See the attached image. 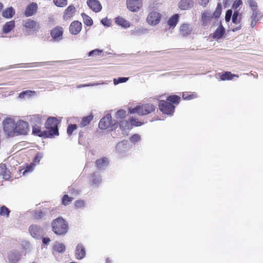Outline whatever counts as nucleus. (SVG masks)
<instances>
[{"instance_id":"56","label":"nucleus","mask_w":263,"mask_h":263,"mask_svg":"<svg viewBox=\"0 0 263 263\" xmlns=\"http://www.w3.org/2000/svg\"><path fill=\"white\" fill-rule=\"evenodd\" d=\"M140 139V137L138 134H134L131 136L130 140L133 143H136Z\"/></svg>"},{"instance_id":"52","label":"nucleus","mask_w":263,"mask_h":263,"mask_svg":"<svg viewBox=\"0 0 263 263\" xmlns=\"http://www.w3.org/2000/svg\"><path fill=\"white\" fill-rule=\"evenodd\" d=\"M45 215V213L42 211H37L34 212V218L36 219H41Z\"/></svg>"},{"instance_id":"37","label":"nucleus","mask_w":263,"mask_h":263,"mask_svg":"<svg viewBox=\"0 0 263 263\" xmlns=\"http://www.w3.org/2000/svg\"><path fill=\"white\" fill-rule=\"evenodd\" d=\"M234 77H238V76L232 74L231 72H225L222 73L220 77V79L223 80H232Z\"/></svg>"},{"instance_id":"55","label":"nucleus","mask_w":263,"mask_h":263,"mask_svg":"<svg viewBox=\"0 0 263 263\" xmlns=\"http://www.w3.org/2000/svg\"><path fill=\"white\" fill-rule=\"evenodd\" d=\"M130 123H131V125H132V127L133 126H141L143 124V123L142 122H139L135 119H130Z\"/></svg>"},{"instance_id":"17","label":"nucleus","mask_w":263,"mask_h":263,"mask_svg":"<svg viewBox=\"0 0 263 263\" xmlns=\"http://www.w3.org/2000/svg\"><path fill=\"white\" fill-rule=\"evenodd\" d=\"M32 133L40 137L50 138L47 130H42L41 127L38 125H32Z\"/></svg>"},{"instance_id":"10","label":"nucleus","mask_w":263,"mask_h":263,"mask_svg":"<svg viewBox=\"0 0 263 263\" xmlns=\"http://www.w3.org/2000/svg\"><path fill=\"white\" fill-rule=\"evenodd\" d=\"M161 19V15L157 11H152L149 13L147 17V22L151 25L158 24Z\"/></svg>"},{"instance_id":"43","label":"nucleus","mask_w":263,"mask_h":263,"mask_svg":"<svg viewBox=\"0 0 263 263\" xmlns=\"http://www.w3.org/2000/svg\"><path fill=\"white\" fill-rule=\"evenodd\" d=\"M222 11V6L220 3H218L216 10L213 13V17L218 18L220 16Z\"/></svg>"},{"instance_id":"12","label":"nucleus","mask_w":263,"mask_h":263,"mask_svg":"<svg viewBox=\"0 0 263 263\" xmlns=\"http://www.w3.org/2000/svg\"><path fill=\"white\" fill-rule=\"evenodd\" d=\"M86 256V250L84 246L79 243L77 245L75 249V257L77 259H83Z\"/></svg>"},{"instance_id":"25","label":"nucleus","mask_w":263,"mask_h":263,"mask_svg":"<svg viewBox=\"0 0 263 263\" xmlns=\"http://www.w3.org/2000/svg\"><path fill=\"white\" fill-rule=\"evenodd\" d=\"M14 14L15 10L12 7L5 9L2 12V16L6 18H11Z\"/></svg>"},{"instance_id":"34","label":"nucleus","mask_w":263,"mask_h":263,"mask_svg":"<svg viewBox=\"0 0 263 263\" xmlns=\"http://www.w3.org/2000/svg\"><path fill=\"white\" fill-rule=\"evenodd\" d=\"M119 126L122 130H125L126 129H129L132 128L130 121L129 122L128 121L125 120L120 122Z\"/></svg>"},{"instance_id":"14","label":"nucleus","mask_w":263,"mask_h":263,"mask_svg":"<svg viewBox=\"0 0 263 263\" xmlns=\"http://www.w3.org/2000/svg\"><path fill=\"white\" fill-rule=\"evenodd\" d=\"M194 6L193 0H181L178 3V7L182 10H190L193 8Z\"/></svg>"},{"instance_id":"29","label":"nucleus","mask_w":263,"mask_h":263,"mask_svg":"<svg viewBox=\"0 0 263 263\" xmlns=\"http://www.w3.org/2000/svg\"><path fill=\"white\" fill-rule=\"evenodd\" d=\"M58 61H50V62H34L31 63L23 64V65H27L26 67H42L45 66L49 65L50 63L58 62Z\"/></svg>"},{"instance_id":"49","label":"nucleus","mask_w":263,"mask_h":263,"mask_svg":"<svg viewBox=\"0 0 263 263\" xmlns=\"http://www.w3.org/2000/svg\"><path fill=\"white\" fill-rule=\"evenodd\" d=\"M126 114V111L123 109L119 110L116 114V119H123L124 118Z\"/></svg>"},{"instance_id":"35","label":"nucleus","mask_w":263,"mask_h":263,"mask_svg":"<svg viewBox=\"0 0 263 263\" xmlns=\"http://www.w3.org/2000/svg\"><path fill=\"white\" fill-rule=\"evenodd\" d=\"M147 32L146 29H143L140 27H136L134 29L130 31L132 35L139 36L140 35L146 33Z\"/></svg>"},{"instance_id":"59","label":"nucleus","mask_w":263,"mask_h":263,"mask_svg":"<svg viewBox=\"0 0 263 263\" xmlns=\"http://www.w3.org/2000/svg\"><path fill=\"white\" fill-rule=\"evenodd\" d=\"M196 97V95L192 94L186 96L185 93H183L182 98L184 100H190Z\"/></svg>"},{"instance_id":"33","label":"nucleus","mask_w":263,"mask_h":263,"mask_svg":"<svg viewBox=\"0 0 263 263\" xmlns=\"http://www.w3.org/2000/svg\"><path fill=\"white\" fill-rule=\"evenodd\" d=\"M241 14L239 13L238 11L235 10L232 18L233 23L235 24H239L240 23Z\"/></svg>"},{"instance_id":"21","label":"nucleus","mask_w":263,"mask_h":263,"mask_svg":"<svg viewBox=\"0 0 263 263\" xmlns=\"http://www.w3.org/2000/svg\"><path fill=\"white\" fill-rule=\"evenodd\" d=\"M108 164L107 158L103 157L96 161V164L97 169L99 170H104Z\"/></svg>"},{"instance_id":"31","label":"nucleus","mask_w":263,"mask_h":263,"mask_svg":"<svg viewBox=\"0 0 263 263\" xmlns=\"http://www.w3.org/2000/svg\"><path fill=\"white\" fill-rule=\"evenodd\" d=\"M179 18V16L178 14H175L171 16L167 21V24L171 27H175Z\"/></svg>"},{"instance_id":"5","label":"nucleus","mask_w":263,"mask_h":263,"mask_svg":"<svg viewBox=\"0 0 263 263\" xmlns=\"http://www.w3.org/2000/svg\"><path fill=\"white\" fill-rule=\"evenodd\" d=\"M4 132L8 136H13L15 133V125L14 120L10 118L5 119L3 122Z\"/></svg>"},{"instance_id":"57","label":"nucleus","mask_w":263,"mask_h":263,"mask_svg":"<svg viewBox=\"0 0 263 263\" xmlns=\"http://www.w3.org/2000/svg\"><path fill=\"white\" fill-rule=\"evenodd\" d=\"M74 204L76 208H81L84 206V202L82 200H77Z\"/></svg>"},{"instance_id":"58","label":"nucleus","mask_w":263,"mask_h":263,"mask_svg":"<svg viewBox=\"0 0 263 263\" xmlns=\"http://www.w3.org/2000/svg\"><path fill=\"white\" fill-rule=\"evenodd\" d=\"M34 166V163H31L30 165H27L25 171L23 173V174L24 175L26 172H31L33 170Z\"/></svg>"},{"instance_id":"40","label":"nucleus","mask_w":263,"mask_h":263,"mask_svg":"<svg viewBox=\"0 0 263 263\" xmlns=\"http://www.w3.org/2000/svg\"><path fill=\"white\" fill-rule=\"evenodd\" d=\"M35 93V91H31V90H25L21 92L19 95L20 98H29L31 97L33 94Z\"/></svg>"},{"instance_id":"50","label":"nucleus","mask_w":263,"mask_h":263,"mask_svg":"<svg viewBox=\"0 0 263 263\" xmlns=\"http://www.w3.org/2000/svg\"><path fill=\"white\" fill-rule=\"evenodd\" d=\"M128 78L126 77H119L117 79H114V83L115 85H117L119 83H125L127 81Z\"/></svg>"},{"instance_id":"2","label":"nucleus","mask_w":263,"mask_h":263,"mask_svg":"<svg viewBox=\"0 0 263 263\" xmlns=\"http://www.w3.org/2000/svg\"><path fill=\"white\" fill-rule=\"evenodd\" d=\"M58 121L54 117H49L47 119L45 126L50 138L54 136L59 135Z\"/></svg>"},{"instance_id":"23","label":"nucleus","mask_w":263,"mask_h":263,"mask_svg":"<svg viewBox=\"0 0 263 263\" xmlns=\"http://www.w3.org/2000/svg\"><path fill=\"white\" fill-rule=\"evenodd\" d=\"M76 11V8L72 5L69 6L65 10L64 13V19L68 20L72 16L73 13Z\"/></svg>"},{"instance_id":"13","label":"nucleus","mask_w":263,"mask_h":263,"mask_svg":"<svg viewBox=\"0 0 263 263\" xmlns=\"http://www.w3.org/2000/svg\"><path fill=\"white\" fill-rule=\"evenodd\" d=\"M82 29V24L78 21L72 22L69 26V31L73 35L78 34Z\"/></svg>"},{"instance_id":"8","label":"nucleus","mask_w":263,"mask_h":263,"mask_svg":"<svg viewBox=\"0 0 263 263\" xmlns=\"http://www.w3.org/2000/svg\"><path fill=\"white\" fill-rule=\"evenodd\" d=\"M28 131L29 124L28 122L20 120L16 123L15 133L21 135H25Z\"/></svg>"},{"instance_id":"63","label":"nucleus","mask_w":263,"mask_h":263,"mask_svg":"<svg viewBox=\"0 0 263 263\" xmlns=\"http://www.w3.org/2000/svg\"><path fill=\"white\" fill-rule=\"evenodd\" d=\"M50 241V239L48 237H43L42 238V242L45 245H47Z\"/></svg>"},{"instance_id":"51","label":"nucleus","mask_w":263,"mask_h":263,"mask_svg":"<svg viewBox=\"0 0 263 263\" xmlns=\"http://www.w3.org/2000/svg\"><path fill=\"white\" fill-rule=\"evenodd\" d=\"M247 1L252 10L257 9L258 5L255 0H247Z\"/></svg>"},{"instance_id":"64","label":"nucleus","mask_w":263,"mask_h":263,"mask_svg":"<svg viewBox=\"0 0 263 263\" xmlns=\"http://www.w3.org/2000/svg\"><path fill=\"white\" fill-rule=\"evenodd\" d=\"M251 20H251V26L252 28H254L257 22L258 21H257V20L255 18H251Z\"/></svg>"},{"instance_id":"46","label":"nucleus","mask_w":263,"mask_h":263,"mask_svg":"<svg viewBox=\"0 0 263 263\" xmlns=\"http://www.w3.org/2000/svg\"><path fill=\"white\" fill-rule=\"evenodd\" d=\"M54 4L59 7H64L67 5V0H53Z\"/></svg>"},{"instance_id":"22","label":"nucleus","mask_w":263,"mask_h":263,"mask_svg":"<svg viewBox=\"0 0 263 263\" xmlns=\"http://www.w3.org/2000/svg\"><path fill=\"white\" fill-rule=\"evenodd\" d=\"M128 145L127 140H123L117 144L116 149L119 154H121L128 147Z\"/></svg>"},{"instance_id":"32","label":"nucleus","mask_w":263,"mask_h":263,"mask_svg":"<svg viewBox=\"0 0 263 263\" xmlns=\"http://www.w3.org/2000/svg\"><path fill=\"white\" fill-rule=\"evenodd\" d=\"M93 116L92 114L89 115L87 116L84 117L82 118V121L80 122V127H85L88 125L90 122L93 119Z\"/></svg>"},{"instance_id":"9","label":"nucleus","mask_w":263,"mask_h":263,"mask_svg":"<svg viewBox=\"0 0 263 263\" xmlns=\"http://www.w3.org/2000/svg\"><path fill=\"white\" fill-rule=\"evenodd\" d=\"M127 7L132 12H137L142 6L141 0H127Z\"/></svg>"},{"instance_id":"7","label":"nucleus","mask_w":263,"mask_h":263,"mask_svg":"<svg viewBox=\"0 0 263 263\" xmlns=\"http://www.w3.org/2000/svg\"><path fill=\"white\" fill-rule=\"evenodd\" d=\"M29 231L30 235L35 239H41L44 235L43 229L36 224H32L30 226Z\"/></svg>"},{"instance_id":"47","label":"nucleus","mask_w":263,"mask_h":263,"mask_svg":"<svg viewBox=\"0 0 263 263\" xmlns=\"http://www.w3.org/2000/svg\"><path fill=\"white\" fill-rule=\"evenodd\" d=\"M43 157V154L41 152H38L34 158H33V163L35 164H39L41 161V160Z\"/></svg>"},{"instance_id":"11","label":"nucleus","mask_w":263,"mask_h":263,"mask_svg":"<svg viewBox=\"0 0 263 263\" xmlns=\"http://www.w3.org/2000/svg\"><path fill=\"white\" fill-rule=\"evenodd\" d=\"M63 28L56 26L50 31V35L54 41L59 42L62 39Z\"/></svg>"},{"instance_id":"16","label":"nucleus","mask_w":263,"mask_h":263,"mask_svg":"<svg viewBox=\"0 0 263 263\" xmlns=\"http://www.w3.org/2000/svg\"><path fill=\"white\" fill-rule=\"evenodd\" d=\"M37 8L38 6L36 3L34 2L30 3L28 5L25 11V15L29 17L34 15L36 13Z\"/></svg>"},{"instance_id":"26","label":"nucleus","mask_w":263,"mask_h":263,"mask_svg":"<svg viewBox=\"0 0 263 263\" xmlns=\"http://www.w3.org/2000/svg\"><path fill=\"white\" fill-rule=\"evenodd\" d=\"M0 175L3 176V178L5 179H8L10 178V172L7 168L6 165L5 164H1L0 165Z\"/></svg>"},{"instance_id":"30","label":"nucleus","mask_w":263,"mask_h":263,"mask_svg":"<svg viewBox=\"0 0 263 263\" xmlns=\"http://www.w3.org/2000/svg\"><path fill=\"white\" fill-rule=\"evenodd\" d=\"M53 249L54 251L58 253H63L65 251L66 248L64 244L59 242H55L53 246Z\"/></svg>"},{"instance_id":"19","label":"nucleus","mask_w":263,"mask_h":263,"mask_svg":"<svg viewBox=\"0 0 263 263\" xmlns=\"http://www.w3.org/2000/svg\"><path fill=\"white\" fill-rule=\"evenodd\" d=\"M226 30L221 24L216 29L215 31L213 33V38L216 40H219L222 38L225 33Z\"/></svg>"},{"instance_id":"39","label":"nucleus","mask_w":263,"mask_h":263,"mask_svg":"<svg viewBox=\"0 0 263 263\" xmlns=\"http://www.w3.org/2000/svg\"><path fill=\"white\" fill-rule=\"evenodd\" d=\"M84 23L87 26H91L93 24V21L90 17L84 13H82Z\"/></svg>"},{"instance_id":"4","label":"nucleus","mask_w":263,"mask_h":263,"mask_svg":"<svg viewBox=\"0 0 263 263\" xmlns=\"http://www.w3.org/2000/svg\"><path fill=\"white\" fill-rule=\"evenodd\" d=\"M118 126V122L116 120H112L110 114H107L102 118L99 123V127L102 129H105L110 127L116 128Z\"/></svg>"},{"instance_id":"18","label":"nucleus","mask_w":263,"mask_h":263,"mask_svg":"<svg viewBox=\"0 0 263 263\" xmlns=\"http://www.w3.org/2000/svg\"><path fill=\"white\" fill-rule=\"evenodd\" d=\"M21 257V254L18 251L13 250L8 254L7 258L10 263H16Z\"/></svg>"},{"instance_id":"54","label":"nucleus","mask_w":263,"mask_h":263,"mask_svg":"<svg viewBox=\"0 0 263 263\" xmlns=\"http://www.w3.org/2000/svg\"><path fill=\"white\" fill-rule=\"evenodd\" d=\"M232 10L231 9H229L226 11V15H225V20L226 22H229L232 16Z\"/></svg>"},{"instance_id":"38","label":"nucleus","mask_w":263,"mask_h":263,"mask_svg":"<svg viewBox=\"0 0 263 263\" xmlns=\"http://www.w3.org/2000/svg\"><path fill=\"white\" fill-rule=\"evenodd\" d=\"M180 100V98L179 96L177 95H173L168 96L166 101H167L168 102H170L172 104H179Z\"/></svg>"},{"instance_id":"27","label":"nucleus","mask_w":263,"mask_h":263,"mask_svg":"<svg viewBox=\"0 0 263 263\" xmlns=\"http://www.w3.org/2000/svg\"><path fill=\"white\" fill-rule=\"evenodd\" d=\"M15 26V21H11L10 22H7L5 24L3 27V31L4 33H8L10 32Z\"/></svg>"},{"instance_id":"1","label":"nucleus","mask_w":263,"mask_h":263,"mask_svg":"<svg viewBox=\"0 0 263 263\" xmlns=\"http://www.w3.org/2000/svg\"><path fill=\"white\" fill-rule=\"evenodd\" d=\"M52 228L53 232L58 235L65 234L68 230V224L62 217L54 219L52 222Z\"/></svg>"},{"instance_id":"45","label":"nucleus","mask_w":263,"mask_h":263,"mask_svg":"<svg viewBox=\"0 0 263 263\" xmlns=\"http://www.w3.org/2000/svg\"><path fill=\"white\" fill-rule=\"evenodd\" d=\"M252 11V14L251 16V18H255L257 21H259L261 17L260 15V12L257 9L253 10Z\"/></svg>"},{"instance_id":"44","label":"nucleus","mask_w":263,"mask_h":263,"mask_svg":"<svg viewBox=\"0 0 263 263\" xmlns=\"http://www.w3.org/2000/svg\"><path fill=\"white\" fill-rule=\"evenodd\" d=\"M78 126L76 124H69L67 129V133L68 136L71 135L73 132L77 128Z\"/></svg>"},{"instance_id":"42","label":"nucleus","mask_w":263,"mask_h":263,"mask_svg":"<svg viewBox=\"0 0 263 263\" xmlns=\"http://www.w3.org/2000/svg\"><path fill=\"white\" fill-rule=\"evenodd\" d=\"M92 182L93 183L98 185L101 182V177L99 173H94L92 175Z\"/></svg>"},{"instance_id":"62","label":"nucleus","mask_w":263,"mask_h":263,"mask_svg":"<svg viewBox=\"0 0 263 263\" xmlns=\"http://www.w3.org/2000/svg\"><path fill=\"white\" fill-rule=\"evenodd\" d=\"M198 2L200 5L205 7L208 4L209 0H198Z\"/></svg>"},{"instance_id":"41","label":"nucleus","mask_w":263,"mask_h":263,"mask_svg":"<svg viewBox=\"0 0 263 263\" xmlns=\"http://www.w3.org/2000/svg\"><path fill=\"white\" fill-rule=\"evenodd\" d=\"M10 210L5 205H3L0 208V215L6 217H9Z\"/></svg>"},{"instance_id":"48","label":"nucleus","mask_w":263,"mask_h":263,"mask_svg":"<svg viewBox=\"0 0 263 263\" xmlns=\"http://www.w3.org/2000/svg\"><path fill=\"white\" fill-rule=\"evenodd\" d=\"M73 199V198L72 197H69L67 195H64L62 197V203L64 205H67L69 204V202L72 201Z\"/></svg>"},{"instance_id":"61","label":"nucleus","mask_w":263,"mask_h":263,"mask_svg":"<svg viewBox=\"0 0 263 263\" xmlns=\"http://www.w3.org/2000/svg\"><path fill=\"white\" fill-rule=\"evenodd\" d=\"M210 17V13L204 12L202 14V20L203 22H206L208 20H209V18Z\"/></svg>"},{"instance_id":"15","label":"nucleus","mask_w":263,"mask_h":263,"mask_svg":"<svg viewBox=\"0 0 263 263\" xmlns=\"http://www.w3.org/2000/svg\"><path fill=\"white\" fill-rule=\"evenodd\" d=\"M87 4L89 8L94 12H98L102 9V5L98 0H87Z\"/></svg>"},{"instance_id":"24","label":"nucleus","mask_w":263,"mask_h":263,"mask_svg":"<svg viewBox=\"0 0 263 263\" xmlns=\"http://www.w3.org/2000/svg\"><path fill=\"white\" fill-rule=\"evenodd\" d=\"M23 26L28 29H32L37 25V28H39V25L36 22L30 18L23 20Z\"/></svg>"},{"instance_id":"6","label":"nucleus","mask_w":263,"mask_h":263,"mask_svg":"<svg viewBox=\"0 0 263 263\" xmlns=\"http://www.w3.org/2000/svg\"><path fill=\"white\" fill-rule=\"evenodd\" d=\"M158 105L160 111L163 114L170 116L173 115L175 108L173 104L167 101L160 100L159 102Z\"/></svg>"},{"instance_id":"36","label":"nucleus","mask_w":263,"mask_h":263,"mask_svg":"<svg viewBox=\"0 0 263 263\" xmlns=\"http://www.w3.org/2000/svg\"><path fill=\"white\" fill-rule=\"evenodd\" d=\"M30 122L32 125L35 126L41 124V117L39 115H34L30 116Z\"/></svg>"},{"instance_id":"60","label":"nucleus","mask_w":263,"mask_h":263,"mask_svg":"<svg viewBox=\"0 0 263 263\" xmlns=\"http://www.w3.org/2000/svg\"><path fill=\"white\" fill-rule=\"evenodd\" d=\"M242 3V2L241 0H238L236 1L234 3V4L232 5V8L236 10L237 8L239 7L240 5H241Z\"/></svg>"},{"instance_id":"28","label":"nucleus","mask_w":263,"mask_h":263,"mask_svg":"<svg viewBox=\"0 0 263 263\" xmlns=\"http://www.w3.org/2000/svg\"><path fill=\"white\" fill-rule=\"evenodd\" d=\"M116 23L124 28H128L130 26L129 23L124 18L118 16L115 18Z\"/></svg>"},{"instance_id":"53","label":"nucleus","mask_w":263,"mask_h":263,"mask_svg":"<svg viewBox=\"0 0 263 263\" xmlns=\"http://www.w3.org/2000/svg\"><path fill=\"white\" fill-rule=\"evenodd\" d=\"M103 51L102 50H100L99 49H96L89 51L88 53V57H92L97 55H99L100 53H102Z\"/></svg>"},{"instance_id":"20","label":"nucleus","mask_w":263,"mask_h":263,"mask_svg":"<svg viewBox=\"0 0 263 263\" xmlns=\"http://www.w3.org/2000/svg\"><path fill=\"white\" fill-rule=\"evenodd\" d=\"M192 26L190 24H184L181 25L180 29V33L183 36H187L191 33Z\"/></svg>"},{"instance_id":"3","label":"nucleus","mask_w":263,"mask_h":263,"mask_svg":"<svg viewBox=\"0 0 263 263\" xmlns=\"http://www.w3.org/2000/svg\"><path fill=\"white\" fill-rule=\"evenodd\" d=\"M155 110V106L154 105L147 103L129 109V111L130 114L137 113L139 115H145L152 113Z\"/></svg>"}]
</instances>
